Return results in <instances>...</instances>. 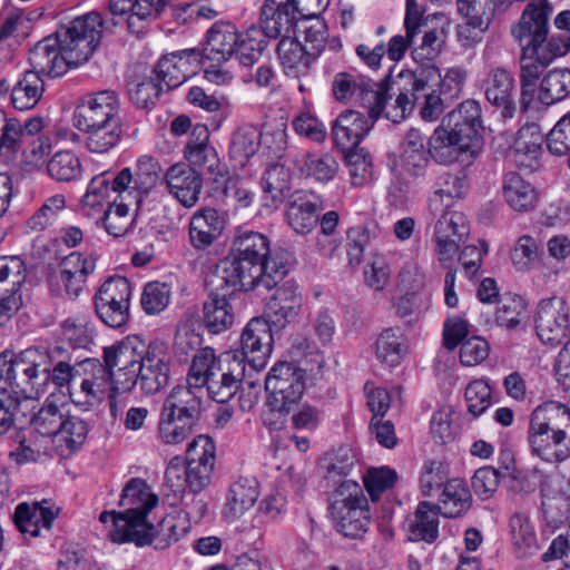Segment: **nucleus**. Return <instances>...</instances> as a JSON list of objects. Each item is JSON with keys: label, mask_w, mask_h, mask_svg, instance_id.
<instances>
[{"label": "nucleus", "mask_w": 570, "mask_h": 570, "mask_svg": "<svg viewBox=\"0 0 570 570\" xmlns=\"http://www.w3.org/2000/svg\"><path fill=\"white\" fill-rule=\"evenodd\" d=\"M402 148V166L412 176L421 175L426 166L425 137L416 128H411L405 134Z\"/></svg>", "instance_id": "nucleus-41"}, {"label": "nucleus", "mask_w": 570, "mask_h": 570, "mask_svg": "<svg viewBox=\"0 0 570 570\" xmlns=\"http://www.w3.org/2000/svg\"><path fill=\"white\" fill-rule=\"evenodd\" d=\"M43 92V80L31 70L23 72L11 90V101L18 110L32 109Z\"/></svg>", "instance_id": "nucleus-39"}, {"label": "nucleus", "mask_w": 570, "mask_h": 570, "mask_svg": "<svg viewBox=\"0 0 570 570\" xmlns=\"http://www.w3.org/2000/svg\"><path fill=\"white\" fill-rule=\"evenodd\" d=\"M106 23L97 11L60 23L53 37H46L31 48V71L57 78L87 62L100 43L102 30L109 29Z\"/></svg>", "instance_id": "nucleus-1"}, {"label": "nucleus", "mask_w": 570, "mask_h": 570, "mask_svg": "<svg viewBox=\"0 0 570 570\" xmlns=\"http://www.w3.org/2000/svg\"><path fill=\"white\" fill-rule=\"evenodd\" d=\"M570 412L558 403L537 406L531 413L528 441L542 460L556 463L570 456Z\"/></svg>", "instance_id": "nucleus-3"}, {"label": "nucleus", "mask_w": 570, "mask_h": 570, "mask_svg": "<svg viewBox=\"0 0 570 570\" xmlns=\"http://www.w3.org/2000/svg\"><path fill=\"white\" fill-rule=\"evenodd\" d=\"M448 470L440 461L425 462L420 478L421 491L431 497L448 482Z\"/></svg>", "instance_id": "nucleus-56"}, {"label": "nucleus", "mask_w": 570, "mask_h": 570, "mask_svg": "<svg viewBox=\"0 0 570 570\" xmlns=\"http://www.w3.org/2000/svg\"><path fill=\"white\" fill-rule=\"evenodd\" d=\"M465 400L469 412L479 416L491 404V390L483 381H473L465 389Z\"/></svg>", "instance_id": "nucleus-64"}, {"label": "nucleus", "mask_w": 570, "mask_h": 570, "mask_svg": "<svg viewBox=\"0 0 570 570\" xmlns=\"http://www.w3.org/2000/svg\"><path fill=\"white\" fill-rule=\"evenodd\" d=\"M297 13L306 17L316 14V12L303 13L302 10L289 7L283 9L272 8L271 4H264L262 7L261 30H263L268 38H277L283 31L288 32L293 28Z\"/></svg>", "instance_id": "nucleus-43"}, {"label": "nucleus", "mask_w": 570, "mask_h": 570, "mask_svg": "<svg viewBox=\"0 0 570 570\" xmlns=\"http://www.w3.org/2000/svg\"><path fill=\"white\" fill-rule=\"evenodd\" d=\"M151 352V342L147 344L138 335H129L117 345L104 348V362L115 367L137 368Z\"/></svg>", "instance_id": "nucleus-27"}, {"label": "nucleus", "mask_w": 570, "mask_h": 570, "mask_svg": "<svg viewBox=\"0 0 570 570\" xmlns=\"http://www.w3.org/2000/svg\"><path fill=\"white\" fill-rule=\"evenodd\" d=\"M65 414V406L58 405L53 400V394H51L32 415L30 424L42 436H57L61 428H63Z\"/></svg>", "instance_id": "nucleus-42"}, {"label": "nucleus", "mask_w": 570, "mask_h": 570, "mask_svg": "<svg viewBox=\"0 0 570 570\" xmlns=\"http://www.w3.org/2000/svg\"><path fill=\"white\" fill-rule=\"evenodd\" d=\"M237 352L229 351L219 356L215 354L212 347H204L196 352L193 357L189 373L187 376L188 385L196 395L215 379L217 373L228 363Z\"/></svg>", "instance_id": "nucleus-24"}, {"label": "nucleus", "mask_w": 570, "mask_h": 570, "mask_svg": "<svg viewBox=\"0 0 570 570\" xmlns=\"http://www.w3.org/2000/svg\"><path fill=\"white\" fill-rule=\"evenodd\" d=\"M130 296L131 286L126 277H109L94 297L97 315L106 325L121 327L129 318Z\"/></svg>", "instance_id": "nucleus-11"}, {"label": "nucleus", "mask_w": 570, "mask_h": 570, "mask_svg": "<svg viewBox=\"0 0 570 570\" xmlns=\"http://www.w3.org/2000/svg\"><path fill=\"white\" fill-rule=\"evenodd\" d=\"M43 502H27L18 504L13 514V521L19 531L35 538L39 535L40 528L49 530L56 518V513L50 507H46Z\"/></svg>", "instance_id": "nucleus-33"}, {"label": "nucleus", "mask_w": 570, "mask_h": 570, "mask_svg": "<svg viewBox=\"0 0 570 570\" xmlns=\"http://www.w3.org/2000/svg\"><path fill=\"white\" fill-rule=\"evenodd\" d=\"M514 79L502 68L493 69L485 80V97L488 101L502 108V117L511 118L515 111L513 100Z\"/></svg>", "instance_id": "nucleus-31"}, {"label": "nucleus", "mask_w": 570, "mask_h": 570, "mask_svg": "<svg viewBox=\"0 0 570 570\" xmlns=\"http://www.w3.org/2000/svg\"><path fill=\"white\" fill-rule=\"evenodd\" d=\"M77 373L76 387L70 389V396L75 403L94 406L111 392L112 368L106 362L86 358L78 363Z\"/></svg>", "instance_id": "nucleus-12"}, {"label": "nucleus", "mask_w": 570, "mask_h": 570, "mask_svg": "<svg viewBox=\"0 0 570 570\" xmlns=\"http://www.w3.org/2000/svg\"><path fill=\"white\" fill-rule=\"evenodd\" d=\"M267 45L268 37L263 30L249 28L246 32L239 33V41H237L233 57L245 67L253 66L261 58Z\"/></svg>", "instance_id": "nucleus-45"}, {"label": "nucleus", "mask_w": 570, "mask_h": 570, "mask_svg": "<svg viewBox=\"0 0 570 570\" xmlns=\"http://www.w3.org/2000/svg\"><path fill=\"white\" fill-rule=\"evenodd\" d=\"M570 49L569 37L557 40L551 37L546 49L522 48L520 58V105L527 109L538 88V80L546 68L557 58L564 56Z\"/></svg>", "instance_id": "nucleus-10"}, {"label": "nucleus", "mask_w": 570, "mask_h": 570, "mask_svg": "<svg viewBox=\"0 0 570 570\" xmlns=\"http://www.w3.org/2000/svg\"><path fill=\"white\" fill-rule=\"evenodd\" d=\"M208 137L209 132L206 126H195L185 150L188 164L178 163L168 167L165 178H213L223 176L224 168L215 149L208 146Z\"/></svg>", "instance_id": "nucleus-7"}, {"label": "nucleus", "mask_w": 570, "mask_h": 570, "mask_svg": "<svg viewBox=\"0 0 570 570\" xmlns=\"http://www.w3.org/2000/svg\"><path fill=\"white\" fill-rule=\"evenodd\" d=\"M59 348H55L50 352L45 351V356L47 361L46 371H41V380L42 382V391L40 393H45L47 390V385L52 383L56 387L67 386L68 392L70 393V389H75L78 379V363L76 362L73 365L70 363L69 357H59Z\"/></svg>", "instance_id": "nucleus-34"}, {"label": "nucleus", "mask_w": 570, "mask_h": 570, "mask_svg": "<svg viewBox=\"0 0 570 570\" xmlns=\"http://www.w3.org/2000/svg\"><path fill=\"white\" fill-rule=\"evenodd\" d=\"M245 376L244 360L237 353L207 384V393L217 403H228L238 392Z\"/></svg>", "instance_id": "nucleus-29"}, {"label": "nucleus", "mask_w": 570, "mask_h": 570, "mask_svg": "<svg viewBox=\"0 0 570 570\" xmlns=\"http://www.w3.org/2000/svg\"><path fill=\"white\" fill-rule=\"evenodd\" d=\"M468 187V180H444L443 186L436 188L430 198L431 210L449 208L455 198H461L465 194Z\"/></svg>", "instance_id": "nucleus-57"}, {"label": "nucleus", "mask_w": 570, "mask_h": 570, "mask_svg": "<svg viewBox=\"0 0 570 570\" xmlns=\"http://www.w3.org/2000/svg\"><path fill=\"white\" fill-rule=\"evenodd\" d=\"M239 41V33L230 23H215L207 32L204 55L216 63L227 61L233 57Z\"/></svg>", "instance_id": "nucleus-35"}, {"label": "nucleus", "mask_w": 570, "mask_h": 570, "mask_svg": "<svg viewBox=\"0 0 570 570\" xmlns=\"http://www.w3.org/2000/svg\"><path fill=\"white\" fill-rule=\"evenodd\" d=\"M80 131L87 135L86 146L92 153H106L119 140L122 129L121 122L118 127L115 125L95 124V126H76Z\"/></svg>", "instance_id": "nucleus-49"}, {"label": "nucleus", "mask_w": 570, "mask_h": 570, "mask_svg": "<svg viewBox=\"0 0 570 570\" xmlns=\"http://www.w3.org/2000/svg\"><path fill=\"white\" fill-rule=\"evenodd\" d=\"M312 193L305 190H295L291 196L286 220L296 234H308L318 222L317 212L321 206L312 199Z\"/></svg>", "instance_id": "nucleus-30"}, {"label": "nucleus", "mask_w": 570, "mask_h": 570, "mask_svg": "<svg viewBox=\"0 0 570 570\" xmlns=\"http://www.w3.org/2000/svg\"><path fill=\"white\" fill-rule=\"evenodd\" d=\"M569 307L562 298L552 297L539 303L535 331L541 342L557 345L567 336Z\"/></svg>", "instance_id": "nucleus-19"}, {"label": "nucleus", "mask_w": 570, "mask_h": 570, "mask_svg": "<svg viewBox=\"0 0 570 570\" xmlns=\"http://www.w3.org/2000/svg\"><path fill=\"white\" fill-rule=\"evenodd\" d=\"M235 292L230 289L214 291L209 294L203 306V322L212 334H219L229 330L235 323L234 308L229 302Z\"/></svg>", "instance_id": "nucleus-28"}, {"label": "nucleus", "mask_w": 570, "mask_h": 570, "mask_svg": "<svg viewBox=\"0 0 570 570\" xmlns=\"http://www.w3.org/2000/svg\"><path fill=\"white\" fill-rule=\"evenodd\" d=\"M95 268L96 261L92 256L73 252L61 261L59 272L52 279L62 285L67 296L75 298L82 292L87 277Z\"/></svg>", "instance_id": "nucleus-23"}, {"label": "nucleus", "mask_w": 570, "mask_h": 570, "mask_svg": "<svg viewBox=\"0 0 570 570\" xmlns=\"http://www.w3.org/2000/svg\"><path fill=\"white\" fill-rule=\"evenodd\" d=\"M331 514L335 529L344 537L358 538L367 531L370 517L366 498L365 502H356L355 504L333 501Z\"/></svg>", "instance_id": "nucleus-26"}, {"label": "nucleus", "mask_w": 570, "mask_h": 570, "mask_svg": "<svg viewBox=\"0 0 570 570\" xmlns=\"http://www.w3.org/2000/svg\"><path fill=\"white\" fill-rule=\"evenodd\" d=\"M376 82L361 75L347 71L338 72L332 81V92L337 101L355 99L367 110L371 119H377L379 97Z\"/></svg>", "instance_id": "nucleus-15"}, {"label": "nucleus", "mask_w": 570, "mask_h": 570, "mask_svg": "<svg viewBox=\"0 0 570 570\" xmlns=\"http://www.w3.org/2000/svg\"><path fill=\"white\" fill-rule=\"evenodd\" d=\"M169 287L159 282L148 283L141 295V306L147 314H158L165 309L169 303Z\"/></svg>", "instance_id": "nucleus-58"}, {"label": "nucleus", "mask_w": 570, "mask_h": 570, "mask_svg": "<svg viewBox=\"0 0 570 570\" xmlns=\"http://www.w3.org/2000/svg\"><path fill=\"white\" fill-rule=\"evenodd\" d=\"M259 132L252 127L240 128L234 135L229 148L233 166L243 168L259 147Z\"/></svg>", "instance_id": "nucleus-47"}, {"label": "nucleus", "mask_w": 570, "mask_h": 570, "mask_svg": "<svg viewBox=\"0 0 570 570\" xmlns=\"http://www.w3.org/2000/svg\"><path fill=\"white\" fill-rule=\"evenodd\" d=\"M549 151L557 156L570 153V112L562 116L547 136Z\"/></svg>", "instance_id": "nucleus-63"}, {"label": "nucleus", "mask_w": 570, "mask_h": 570, "mask_svg": "<svg viewBox=\"0 0 570 570\" xmlns=\"http://www.w3.org/2000/svg\"><path fill=\"white\" fill-rule=\"evenodd\" d=\"M63 338L75 348H86L94 341L95 330L85 315L68 317L61 324Z\"/></svg>", "instance_id": "nucleus-52"}, {"label": "nucleus", "mask_w": 570, "mask_h": 570, "mask_svg": "<svg viewBox=\"0 0 570 570\" xmlns=\"http://www.w3.org/2000/svg\"><path fill=\"white\" fill-rule=\"evenodd\" d=\"M164 487L168 490V495L181 498L188 488L185 461L180 456H174L165 471Z\"/></svg>", "instance_id": "nucleus-60"}, {"label": "nucleus", "mask_w": 570, "mask_h": 570, "mask_svg": "<svg viewBox=\"0 0 570 570\" xmlns=\"http://www.w3.org/2000/svg\"><path fill=\"white\" fill-rule=\"evenodd\" d=\"M551 8L546 0L528 3L519 23L512 29L521 48L546 49Z\"/></svg>", "instance_id": "nucleus-16"}, {"label": "nucleus", "mask_w": 570, "mask_h": 570, "mask_svg": "<svg viewBox=\"0 0 570 570\" xmlns=\"http://www.w3.org/2000/svg\"><path fill=\"white\" fill-rule=\"evenodd\" d=\"M275 292L265 306V320L277 330L285 328L299 314L303 298L298 287L291 281L274 287Z\"/></svg>", "instance_id": "nucleus-21"}, {"label": "nucleus", "mask_w": 570, "mask_h": 570, "mask_svg": "<svg viewBox=\"0 0 570 570\" xmlns=\"http://www.w3.org/2000/svg\"><path fill=\"white\" fill-rule=\"evenodd\" d=\"M47 171L51 178H77L80 161L71 151H60L50 159Z\"/></svg>", "instance_id": "nucleus-61"}, {"label": "nucleus", "mask_w": 570, "mask_h": 570, "mask_svg": "<svg viewBox=\"0 0 570 570\" xmlns=\"http://www.w3.org/2000/svg\"><path fill=\"white\" fill-rule=\"evenodd\" d=\"M481 108L475 100H465L452 110L428 140L429 154L438 163L449 165L476 157L483 146Z\"/></svg>", "instance_id": "nucleus-2"}, {"label": "nucleus", "mask_w": 570, "mask_h": 570, "mask_svg": "<svg viewBox=\"0 0 570 570\" xmlns=\"http://www.w3.org/2000/svg\"><path fill=\"white\" fill-rule=\"evenodd\" d=\"M375 120L355 110L342 112L335 120L332 135L335 145L343 151L355 149L368 134Z\"/></svg>", "instance_id": "nucleus-25"}, {"label": "nucleus", "mask_w": 570, "mask_h": 570, "mask_svg": "<svg viewBox=\"0 0 570 570\" xmlns=\"http://www.w3.org/2000/svg\"><path fill=\"white\" fill-rule=\"evenodd\" d=\"M224 222L215 209H204L195 214L189 224V238L197 249L210 246L220 235Z\"/></svg>", "instance_id": "nucleus-36"}, {"label": "nucleus", "mask_w": 570, "mask_h": 570, "mask_svg": "<svg viewBox=\"0 0 570 570\" xmlns=\"http://www.w3.org/2000/svg\"><path fill=\"white\" fill-rule=\"evenodd\" d=\"M160 184L185 207L196 204L202 189V180H160Z\"/></svg>", "instance_id": "nucleus-62"}, {"label": "nucleus", "mask_w": 570, "mask_h": 570, "mask_svg": "<svg viewBox=\"0 0 570 570\" xmlns=\"http://www.w3.org/2000/svg\"><path fill=\"white\" fill-rule=\"evenodd\" d=\"M527 316V303L520 296H512L500 302L495 312V322L498 325L509 330L519 326Z\"/></svg>", "instance_id": "nucleus-53"}, {"label": "nucleus", "mask_w": 570, "mask_h": 570, "mask_svg": "<svg viewBox=\"0 0 570 570\" xmlns=\"http://www.w3.org/2000/svg\"><path fill=\"white\" fill-rule=\"evenodd\" d=\"M115 125L118 127L119 99L112 90H101L86 95L77 106L73 115L75 126H95V124Z\"/></svg>", "instance_id": "nucleus-17"}, {"label": "nucleus", "mask_w": 570, "mask_h": 570, "mask_svg": "<svg viewBox=\"0 0 570 570\" xmlns=\"http://www.w3.org/2000/svg\"><path fill=\"white\" fill-rule=\"evenodd\" d=\"M26 266L17 256L0 257V299L16 298L21 304V285L26 278Z\"/></svg>", "instance_id": "nucleus-38"}, {"label": "nucleus", "mask_w": 570, "mask_h": 570, "mask_svg": "<svg viewBox=\"0 0 570 570\" xmlns=\"http://www.w3.org/2000/svg\"><path fill=\"white\" fill-rule=\"evenodd\" d=\"M409 530L411 539L414 541L434 542L439 537V511L436 505L426 501L420 502Z\"/></svg>", "instance_id": "nucleus-40"}, {"label": "nucleus", "mask_w": 570, "mask_h": 570, "mask_svg": "<svg viewBox=\"0 0 570 570\" xmlns=\"http://www.w3.org/2000/svg\"><path fill=\"white\" fill-rule=\"evenodd\" d=\"M200 53L196 49H186L164 56L154 69L156 80L166 90H171L183 85L194 73V67L199 61Z\"/></svg>", "instance_id": "nucleus-22"}, {"label": "nucleus", "mask_w": 570, "mask_h": 570, "mask_svg": "<svg viewBox=\"0 0 570 570\" xmlns=\"http://www.w3.org/2000/svg\"><path fill=\"white\" fill-rule=\"evenodd\" d=\"M570 95V70H550L539 86V100L544 105L562 101Z\"/></svg>", "instance_id": "nucleus-44"}, {"label": "nucleus", "mask_w": 570, "mask_h": 570, "mask_svg": "<svg viewBox=\"0 0 570 570\" xmlns=\"http://www.w3.org/2000/svg\"><path fill=\"white\" fill-rule=\"evenodd\" d=\"M158 504V497L151 492L145 480L134 478L122 489L119 505L124 515L117 521V540H131L136 546L151 543L153 524L148 513Z\"/></svg>", "instance_id": "nucleus-6"}, {"label": "nucleus", "mask_w": 570, "mask_h": 570, "mask_svg": "<svg viewBox=\"0 0 570 570\" xmlns=\"http://www.w3.org/2000/svg\"><path fill=\"white\" fill-rule=\"evenodd\" d=\"M396 478V472L386 466L368 470L364 476V485L372 501H377L382 492L392 488Z\"/></svg>", "instance_id": "nucleus-59"}, {"label": "nucleus", "mask_w": 570, "mask_h": 570, "mask_svg": "<svg viewBox=\"0 0 570 570\" xmlns=\"http://www.w3.org/2000/svg\"><path fill=\"white\" fill-rule=\"evenodd\" d=\"M258 497V482L254 478L238 479L228 489L224 517L229 520L239 519L254 507Z\"/></svg>", "instance_id": "nucleus-32"}, {"label": "nucleus", "mask_w": 570, "mask_h": 570, "mask_svg": "<svg viewBox=\"0 0 570 570\" xmlns=\"http://www.w3.org/2000/svg\"><path fill=\"white\" fill-rule=\"evenodd\" d=\"M138 370V386L146 394H155L166 387L170 379V354L160 341L151 342V352Z\"/></svg>", "instance_id": "nucleus-20"}, {"label": "nucleus", "mask_w": 570, "mask_h": 570, "mask_svg": "<svg viewBox=\"0 0 570 570\" xmlns=\"http://www.w3.org/2000/svg\"><path fill=\"white\" fill-rule=\"evenodd\" d=\"M277 55L283 67L287 70L308 69L315 53H311L305 47L292 37H283L277 45Z\"/></svg>", "instance_id": "nucleus-50"}, {"label": "nucleus", "mask_w": 570, "mask_h": 570, "mask_svg": "<svg viewBox=\"0 0 570 570\" xmlns=\"http://www.w3.org/2000/svg\"><path fill=\"white\" fill-rule=\"evenodd\" d=\"M187 531L185 519L180 515H167L160 523L158 530L153 527L151 543L155 542L156 548H166L171 542L178 539Z\"/></svg>", "instance_id": "nucleus-54"}, {"label": "nucleus", "mask_w": 570, "mask_h": 570, "mask_svg": "<svg viewBox=\"0 0 570 570\" xmlns=\"http://www.w3.org/2000/svg\"><path fill=\"white\" fill-rule=\"evenodd\" d=\"M425 71L401 73V78L406 80L404 88L400 89L396 98L392 102V95L389 94L390 87L385 82H376V90L380 95L377 106V118L384 114L385 118L394 124L405 119L412 111L414 102L419 100V92L426 89Z\"/></svg>", "instance_id": "nucleus-13"}, {"label": "nucleus", "mask_w": 570, "mask_h": 570, "mask_svg": "<svg viewBox=\"0 0 570 570\" xmlns=\"http://www.w3.org/2000/svg\"><path fill=\"white\" fill-rule=\"evenodd\" d=\"M376 357L389 366H396L406 352L405 338L400 328H385L376 341Z\"/></svg>", "instance_id": "nucleus-48"}, {"label": "nucleus", "mask_w": 570, "mask_h": 570, "mask_svg": "<svg viewBox=\"0 0 570 570\" xmlns=\"http://www.w3.org/2000/svg\"><path fill=\"white\" fill-rule=\"evenodd\" d=\"M272 325L263 317L252 318L240 336V355L255 371L263 370L272 352Z\"/></svg>", "instance_id": "nucleus-18"}, {"label": "nucleus", "mask_w": 570, "mask_h": 570, "mask_svg": "<svg viewBox=\"0 0 570 570\" xmlns=\"http://www.w3.org/2000/svg\"><path fill=\"white\" fill-rule=\"evenodd\" d=\"M338 168L335 158L328 154L306 155L299 166L301 174L314 178H332Z\"/></svg>", "instance_id": "nucleus-55"}, {"label": "nucleus", "mask_w": 570, "mask_h": 570, "mask_svg": "<svg viewBox=\"0 0 570 570\" xmlns=\"http://www.w3.org/2000/svg\"><path fill=\"white\" fill-rule=\"evenodd\" d=\"M472 497L461 479L449 480L439 498L436 510L445 518H458L471 507Z\"/></svg>", "instance_id": "nucleus-37"}, {"label": "nucleus", "mask_w": 570, "mask_h": 570, "mask_svg": "<svg viewBox=\"0 0 570 570\" xmlns=\"http://www.w3.org/2000/svg\"><path fill=\"white\" fill-rule=\"evenodd\" d=\"M215 452V443L208 435L200 434L188 444L185 469L191 493L202 492L210 483Z\"/></svg>", "instance_id": "nucleus-14"}, {"label": "nucleus", "mask_w": 570, "mask_h": 570, "mask_svg": "<svg viewBox=\"0 0 570 570\" xmlns=\"http://www.w3.org/2000/svg\"><path fill=\"white\" fill-rule=\"evenodd\" d=\"M203 400L189 387L175 386L163 402L157 426V439L167 446H177L188 440L200 420Z\"/></svg>", "instance_id": "nucleus-5"}, {"label": "nucleus", "mask_w": 570, "mask_h": 570, "mask_svg": "<svg viewBox=\"0 0 570 570\" xmlns=\"http://www.w3.org/2000/svg\"><path fill=\"white\" fill-rule=\"evenodd\" d=\"M502 195L507 204L519 213L532 210L539 197L535 187L528 180H505Z\"/></svg>", "instance_id": "nucleus-46"}, {"label": "nucleus", "mask_w": 570, "mask_h": 570, "mask_svg": "<svg viewBox=\"0 0 570 570\" xmlns=\"http://www.w3.org/2000/svg\"><path fill=\"white\" fill-rule=\"evenodd\" d=\"M288 273V265L281 257H272L269 262L259 264L248 258L230 254L217 267L210 284L217 291H249L256 287L272 289Z\"/></svg>", "instance_id": "nucleus-4"}, {"label": "nucleus", "mask_w": 570, "mask_h": 570, "mask_svg": "<svg viewBox=\"0 0 570 570\" xmlns=\"http://www.w3.org/2000/svg\"><path fill=\"white\" fill-rule=\"evenodd\" d=\"M306 380L305 368L288 362L275 364L265 380L269 409L278 413H289L301 401Z\"/></svg>", "instance_id": "nucleus-8"}, {"label": "nucleus", "mask_w": 570, "mask_h": 570, "mask_svg": "<svg viewBox=\"0 0 570 570\" xmlns=\"http://www.w3.org/2000/svg\"><path fill=\"white\" fill-rule=\"evenodd\" d=\"M45 351L27 348L14 356L8 357L7 353L0 355V386L29 387L36 394L42 391L40 382L41 371H46L47 361Z\"/></svg>", "instance_id": "nucleus-9"}, {"label": "nucleus", "mask_w": 570, "mask_h": 570, "mask_svg": "<svg viewBox=\"0 0 570 570\" xmlns=\"http://www.w3.org/2000/svg\"><path fill=\"white\" fill-rule=\"evenodd\" d=\"M512 541L517 553L521 558L534 554L538 549L537 537L529 519L522 514H514L510 519Z\"/></svg>", "instance_id": "nucleus-51"}]
</instances>
